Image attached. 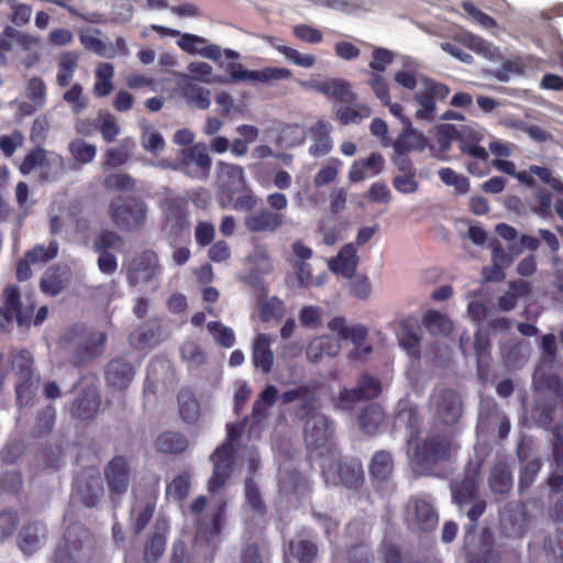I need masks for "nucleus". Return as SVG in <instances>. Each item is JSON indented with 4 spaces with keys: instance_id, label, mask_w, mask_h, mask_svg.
Listing matches in <instances>:
<instances>
[{
    "instance_id": "bb28decb",
    "label": "nucleus",
    "mask_w": 563,
    "mask_h": 563,
    "mask_svg": "<svg viewBox=\"0 0 563 563\" xmlns=\"http://www.w3.org/2000/svg\"><path fill=\"white\" fill-rule=\"evenodd\" d=\"M358 256L355 246L352 243L345 244L331 261L330 267L346 278H352L357 269Z\"/></svg>"
},
{
    "instance_id": "9b49d317",
    "label": "nucleus",
    "mask_w": 563,
    "mask_h": 563,
    "mask_svg": "<svg viewBox=\"0 0 563 563\" xmlns=\"http://www.w3.org/2000/svg\"><path fill=\"white\" fill-rule=\"evenodd\" d=\"M322 475L327 484L343 485L347 488H358L364 482L361 464L332 460L322 465Z\"/></svg>"
},
{
    "instance_id": "8fccbe9b",
    "label": "nucleus",
    "mask_w": 563,
    "mask_h": 563,
    "mask_svg": "<svg viewBox=\"0 0 563 563\" xmlns=\"http://www.w3.org/2000/svg\"><path fill=\"white\" fill-rule=\"evenodd\" d=\"M542 462L540 459L534 457L528 461L520 470L518 489L520 493L526 492L534 483L539 472L541 471Z\"/></svg>"
},
{
    "instance_id": "5fc2aeb1",
    "label": "nucleus",
    "mask_w": 563,
    "mask_h": 563,
    "mask_svg": "<svg viewBox=\"0 0 563 563\" xmlns=\"http://www.w3.org/2000/svg\"><path fill=\"white\" fill-rule=\"evenodd\" d=\"M481 137L475 132L463 133L460 135V150L462 153L470 156V158H474L476 156L486 155L487 151L484 146H481L478 143Z\"/></svg>"
},
{
    "instance_id": "69168bd1",
    "label": "nucleus",
    "mask_w": 563,
    "mask_h": 563,
    "mask_svg": "<svg viewBox=\"0 0 563 563\" xmlns=\"http://www.w3.org/2000/svg\"><path fill=\"white\" fill-rule=\"evenodd\" d=\"M185 96L188 102L201 110L210 107V91L199 86H188L185 88Z\"/></svg>"
},
{
    "instance_id": "e433bc0d",
    "label": "nucleus",
    "mask_w": 563,
    "mask_h": 563,
    "mask_svg": "<svg viewBox=\"0 0 563 563\" xmlns=\"http://www.w3.org/2000/svg\"><path fill=\"white\" fill-rule=\"evenodd\" d=\"M394 468V460L389 452L377 451L369 463L368 471L373 481L383 483L389 478Z\"/></svg>"
},
{
    "instance_id": "4c0bfd02",
    "label": "nucleus",
    "mask_w": 563,
    "mask_h": 563,
    "mask_svg": "<svg viewBox=\"0 0 563 563\" xmlns=\"http://www.w3.org/2000/svg\"><path fill=\"white\" fill-rule=\"evenodd\" d=\"M214 473L224 474L230 477L234 464V448L230 442H224L218 446L211 455Z\"/></svg>"
},
{
    "instance_id": "aec40b11",
    "label": "nucleus",
    "mask_w": 563,
    "mask_h": 563,
    "mask_svg": "<svg viewBox=\"0 0 563 563\" xmlns=\"http://www.w3.org/2000/svg\"><path fill=\"white\" fill-rule=\"evenodd\" d=\"M285 217L280 212H274L267 208L249 213L244 219V225L251 233H274L283 227Z\"/></svg>"
},
{
    "instance_id": "4468645a",
    "label": "nucleus",
    "mask_w": 563,
    "mask_h": 563,
    "mask_svg": "<svg viewBox=\"0 0 563 563\" xmlns=\"http://www.w3.org/2000/svg\"><path fill=\"white\" fill-rule=\"evenodd\" d=\"M90 531L81 523L70 525L64 533V544L58 545L54 554V563H76L74 555L90 541Z\"/></svg>"
},
{
    "instance_id": "2eb2a0df",
    "label": "nucleus",
    "mask_w": 563,
    "mask_h": 563,
    "mask_svg": "<svg viewBox=\"0 0 563 563\" xmlns=\"http://www.w3.org/2000/svg\"><path fill=\"white\" fill-rule=\"evenodd\" d=\"M157 254L152 250H145L136 255L128 269L126 278L130 286L144 284L161 274Z\"/></svg>"
},
{
    "instance_id": "a211bd4d",
    "label": "nucleus",
    "mask_w": 563,
    "mask_h": 563,
    "mask_svg": "<svg viewBox=\"0 0 563 563\" xmlns=\"http://www.w3.org/2000/svg\"><path fill=\"white\" fill-rule=\"evenodd\" d=\"M256 183L263 188L274 185L279 190L288 189L292 184L291 175L285 169L275 170L268 163L257 162L249 165Z\"/></svg>"
},
{
    "instance_id": "ea45409f",
    "label": "nucleus",
    "mask_w": 563,
    "mask_h": 563,
    "mask_svg": "<svg viewBox=\"0 0 563 563\" xmlns=\"http://www.w3.org/2000/svg\"><path fill=\"white\" fill-rule=\"evenodd\" d=\"M179 405V415L185 422H194L200 415V405L189 389H181L177 396Z\"/></svg>"
},
{
    "instance_id": "e2e57ef3",
    "label": "nucleus",
    "mask_w": 563,
    "mask_h": 563,
    "mask_svg": "<svg viewBox=\"0 0 563 563\" xmlns=\"http://www.w3.org/2000/svg\"><path fill=\"white\" fill-rule=\"evenodd\" d=\"M63 99L70 106L75 114H79L87 107V99L82 96V87L78 82L64 92Z\"/></svg>"
},
{
    "instance_id": "9d476101",
    "label": "nucleus",
    "mask_w": 563,
    "mask_h": 563,
    "mask_svg": "<svg viewBox=\"0 0 563 563\" xmlns=\"http://www.w3.org/2000/svg\"><path fill=\"white\" fill-rule=\"evenodd\" d=\"M104 479L109 490V497L114 506L129 489L131 470L128 460L122 455L112 457L103 470Z\"/></svg>"
},
{
    "instance_id": "20e7f679",
    "label": "nucleus",
    "mask_w": 563,
    "mask_h": 563,
    "mask_svg": "<svg viewBox=\"0 0 563 563\" xmlns=\"http://www.w3.org/2000/svg\"><path fill=\"white\" fill-rule=\"evenodd\" d=\"M148 207L137 196H119L111 200L108 216L112 223L125 232H137L146 223Z\"/></svg>"
},
{
    "instance_id": "f8f14e48",
    "label": "nucleus",
    "mask_w": 563,
    "mask_h": 563,
    "mask_svg": "<svg viewBox=\"0 0 563 563\" xmlns=\"http://www.w3.org/2000/svg\"><path fill=\"white\" fill-rule=\"evenodd\" d=\"M382 393L380 380L367 373H363L354 388H343L339 394L338 407L351 410L358 401L379 397Z\"/></svg>"
},
{
    "instance_id": "7c9ffc66",
    "label": "nucleus",
    "mask_w": 563,
    "mask_h": 563,
    "mask_svg": "<svg viewBox=\"0 0 563 563\" xmlns=\"http://www.w3.org/2000/svg\"><path fill=\"white\" fill-rule=\"evenodd\" d=\"M312 144L309 153L313 157L327 155L332 150V141L329 135V125L327 122L319 120L310 128Z\"/></svg>"
},
{
    "instance_id": "412c9836",
    "label": "nucleus",
    "mask_w": 563,
    "mask_h": 563,
    "mask_svg": "<svg viewBox=\"0 0 563 563\" xmlns=\"http://www.w3.org/2000/svg\"><path fill=\"white\" fill-rule=\"evenodd\" d=\"M399 345L409 356L420 358L421 328L417 318H406L398 323L396 331Z\"/></svg>"
},
{
    "instance_id": "864d4df0",
    "label": "nucleus",
    "mask_w": 563,
    "mask_h": 563,
    "mask_svg": "<svg viewBox=\"0 0 563 563\" xmlns=\"http://www.w3.org/2000/svg\"><path fill=\"white\" fill-rule=\"evenodd\" d=\"M103 186L108 190L134 191L136 183L129 174L118 173L107 175L103 179Z\"/></svg>"
},
{
    "instance_id": "f257e3e1",
    "label": "nucleus",
    "mask_w": 563,
    "mask_h": 563,
    "mask_svg": "<svg viewBox=\"0 0 563 563\" xmlns=\"http://www.w3.org/2000/svg\"><path fill=\"white\" fill-rule=\"evenodd\" d=\"M22 302L20 288L16 285H8L2 291V305H0V330L10 331L15 320L19 327L42 324L47 316L48 309L42 306L34 316L36 302L32 297H26Z\"/></svg>"
},
{
    "instance_id": "f704fd0d",
    "label": "nucleus",
    "mask_w": 563,
    "mask_h": 563,
    "mask_svg": "<svg viewBox=\"0 0 563 563\" xmlns=\"http://www.w3.org/2000/svg\"><path fill=\"white\" fill-rule=\"evenodd\" d=\"M385 419V411L378 404L365 406L358 416V424L363 432L373 435Z\"/></svg>"
},
{
    "instance_id": "cd10ccee",
    "label": "nucleus",
    "mask_w": 563,
    "mask_h": 563,
    "mask_svg": "<svg viewBox=\"0 0 563 563\" xmlns=\"http://www.w3.org/2000/svg\"><path fill=\"white\" fill-rule=\"evenodd\" d=\"M188 446L189 440L181 432L165 431L155 440L156 450L163 454L179 455L186 452Z\"/></svg>"
},
{
    "instance_id": "6e6552de",
    "label": "nucleus",
    "mask_w": 563,
    "mask_h": 563,
    "mask_svg": "<svg viewBox=\"0 0 563 563\" xmlns=\"http://www.w3.org/2000/svg\"><path fill=\"white\" fill-rule=\"evenodd\" d=\"M429 406L434 418L446 427L455 426L463 411L460 394L448 387L435 389L430 397Z\"/></svg>"
},
{
    "instance_id": "423d86ee",
    "label": "nucleus",
    "mask_w": 563,
    "mask_h": 563,
    "mask_svg": "<svg viewBox=\"0 0 563 563\" xmlns=\"http://www.w3.org/2000/svg\"><path fill=\"white\" fill-rule=\"evenodd\" d=\"M106 341V333L88 331L82 324H74L63 336L64 345L70 351L76 365L99 356Z\"/></svg>"
},
{
    "instance_id": "58836bf2",
    "label": "nucleus",
    "mask_w": 563,
    "mask_h": 563,
    "mask_svg": "<svg viewBox=\"0 0 563 563\" xmlns=\"http://www.w3.org/2000/svg\"><path fill=\"white\" fill-rule=\"evenodd\" d=\"M289 551L298 563H313L319 554L316 541L309 539H292L289 541Z\"/></svg>"
},
{
    "instance_id": "c03bdc74",
    "label": "nucleus",
    "mask_w": 563,
    "mask_h": 563,
    "mask_svg": "<svg viewBox=\"0 0 563 563\" xmlns=\"http://www.w3.org/2000/svg\"><path fill=\"white\" fill-rule=\"evenodd\" d=\"M11 368L16 378H32L33 377V356L27 350H21L11 357Z\"/></svg>"
},
{
    "instance_id": "1a4fd4ad",
    "label": "nucleus",
    "mask_w": 563,
    "mask_h": 563,
    "mask_svg": "<svg viewBox=\"0 0 563 563\" xmlns=\"http://www.w3.org/2000/svg\"><path fill=\"white\" fill-rule=\"evenodd\" d=\"M172 167L192 179H207L210 174L211 159L202 144H195L181 150Z\"/></svg>"
},
{
    "instance_id": "ddd939ff",
    "label": "nucleus",
    "mask_w": 563,
    "mask_h": 563,
    "mask_svg": "<svg viewBox=\"0 0 563 563\" xmlns=\"http://www.w3.org/2000/svg\"><path fill=\"white\" fill-rule=\"evenodd\" d=\"M405 520L408 529L413 532H430L437 528L439 516L430 503L417 498L407 505Z\"/></svg>"
},
{
    "instance_id": "4be33fe9",
    "label": "nucleus",
    "mask_w": 563,
    "mask_h": 563,
    "mask_svg": "<svg viewBox=\"0 0 563 563\" xmlns=\"http://www.w3.org/2000/svg\"><path fill=\"white\" fill-rule=\"evenodd\" d=\"M134 374L131 363L122 356L111 360L104 371L107 384L120 390L129 387Z\"/></svg>"
},
{
    "instance_id": "39448f33",
    "label": "nucleus",
    "mask_w": 563,
    "mask_h": 563,
    "mask_svg": "<svg viewBox=\"0 0 563 563\" xmlns=\"http://www.w3.org/2000/svg\"><path fill=\"white\" fill-rule=\"evenodd\" d=\"M415 442L411 459L420 471L430 472L451 457L453 443L445 433L429 432L422 440Z\"/></svg>"
},
{
    "instance_id": "6ab92c4d",
    "label": "nucleus",
    "mask_w": 563,
    "mask_h": 563,
    "mask_svg": "<svg viewBox=\"0 0 563 563\" xmlns=\"http://www.w3.org/2000/svg\"><path fill=\"white\" fill-rule=\"evenodd\" d=\"M74 493L85 507H96L104 494L100 476L98 474H80L75 479Z\"/></svg>"
},
{
    "instance_id": "a18cd8bd",
    "label": "nucleus",
    "mask_w": 563,
    "mask_h": 563,
    "mask_svg": "<svg viewBox=\"0 0 563 563\" xmlns=\"http://www.w3.org/2000/svg\"><path fill=\"white\" fill-rule=\"evenodd\" d=\"M190 473L184 471L177 475L172 483L166 486V495L170 496L176 501H183L189 494L190 490Z\"/></svg>"
},
{
    "instance_id": "09e8293b",
    "label": "nucleus",
    "mask_w": 563,
    "mask_h": 563,
    "mask_svg": "<svg viewBox=\"0 0 563 563\" xmlns=\"http://www.w3.org/2000/svg\"><path fill=\"white\" fill-rule=\"evenodd\" d=\"M166 538L164 534L155 532L146 542L143 559L146 563H156L165 552Z\"/></svg>"
},
{
    "instance_id": "72a5a7b5",
    "label": "nucleus",
    "mask_w": 563,
    "mask_h": 563,
    "mask_svg": "<svg viewBox=\"0 0 563 563\" xmlns=\"http://www.w3.org/2000/svg\"><path fill=\"white\" fill-rule=\"evenodd\" d=\"M92 92L97 98L108 97L113 91L114 66L110 63H100L95 70Z\"/></svg>"
},
{
    "instance_id": "f03ea898",
    "label": "nucleus",
    "mask_w": 563,
    "mask_h": 563,
    "mask_svg": "<svg viewBox=\"0 0 563 563\" xmlns=\"http://www.w3.org/2000/svg\"><path fill=\"white\" fill-rule=\"evenodd\" d=\"M218 190L221 198L235 210L251 211L258 202V198L246 185L243 167L219 162L217 165Z\"/></svg>"
},
{
    "instance_id": "79ce46f5",
    "label": "nucleus",
    "mask_w": 563,
    "mask_h": 563,
    "mask_svg": "<svg viewBox=\"0 0 563 563\" xmlns=\"http://www.w3.org/2000/svg\"><path fill=\"white\" fill-rule=\"evenodd\" d=\"M426 329L433 335H449L453 331V322L443 313L429 310L423 317Z\"/></svg>"
},
{
    "instance_id": "5701e85b",
    "label": "nucleus",
    "mask_w": 563,
    "mask_h": 563,
    "mask_svg": "<svg viewBox=\"0 0 563 563\" xmlns=\"http://www.w3.org/2000/svg\"><path fill=\"white\" fill-rule=\"evenodd\" d=\"M473 347L476 356L478 378L485 382L489 375V366L492 361V342L489 335L484 332L483 328H479L475 331Z\"/></svg>"
},
{
    "instance_id": "bf43d9fd",
    "label": "nucleus",
    "mask_w": 563,
    "mask_h": 563,
    "mask_svg": "<svg viewBox=\"0 0 563 563\" xmlns=\"http://www.w3.org/2000/svg\"><path fill=\"white\" fill-rule=\"evenodd\" d=\"M276 51L284 55V57L288 60H290L292 64L303 67V68H311L317 59L316 56L312 54H301L297 49L286 46V45H276Z\"/></svg>"
},
{
    "instance_id": "2f4dec72",
    "label": "nucleus",
    "mask_w": 563,
    "mask_h": 563,
    "mask_svg": "<svg viewBox=\"0 0 563 563\" xmlns=\"http://www.w3.org/2000/svg\"><path fill=\"white\" fill-rule=\"evenodd\" d=\"M488 484L493 493L505 495L512 487V474L506 462H497L490 470Z\"/></svg>"
},
{
    "instance_id": "0eeeda50",
    "label": "nucleus",
    "mask_w": 563,
    "mask_h": 563,
    "mask_svg": "<svg viewBox=\"0 0 563 563\" xmlns=\"http://www.w3.org/2000/svg\"><path fill=\"white\" fill-rule=\"evenodd\" d=\"M303 440L308 450L318 451L320 456H334L333 422L322 413H313L307 418L303 427Z\"/></svg>"
},
{
    "instance_id": "7ed1b4c3",
    "label": "nucleus",
    "mask_w": 563,
    "mask_h": 563,
    "mask_svg": "<svg viewBox=\"0 0 563 563\" xmlns=\"http://www.w3.org/2000/svg\"><path fill=\"white\" fill-rule=\"evenodd\" d=\"M316 90L327 97L333 98L346 107L339 108L335 112L341 124L347 125L369 118L372 111L367 104L355 103L357 96L350 89V84L344 79H332L316 84Z\"/></svg>"
},
{
    "instance_id": "a878e982",
    "label": "nucleus",
    "mask_w": 563,
    "mask_h": 563,
    "mask_svg": "<svg viewBox=\"0 0 563 563\" xmlns=\"http://www.w3.org/2000/svg\"><path fill=\"white\" fill-rule=\"evenodd\" d=\"M69 282V272L59 266L48 268L40 280L41 291L49 297L58 296Z\"/></svg>"
},
{
    "instance_id": "c9c22d12",
    "label": "nucleus",
    "mask_w": 563,
    "mask_h": 563,
    "mask_svg": "<svg viewBox=\"0 0 563 563\" xmlns=\"http://www.w3.org/2000/svg\"><path fill=\"white\" fill-rule=\"evenodd\" d=\"M79 54L75 51H67L59 55L57 65L56 82L64 88L71 82L78 66Z\"/></svg>"
},
{
    "instance_id": "6e6d98bb",
    "label": "nucleus",
    "mask_w": 563,
    "mask_h": 563,
    "mask_svg": "<svg viewBox=\"0 0 563 563\" xmlns=\"http://www.w3.org/2000/svg\"><path fill=\"white\" fill-rule=\"evenodd\" d=\"M79 38L86 49L95 52L98 56L106 58L115 57V49L111 43L108 44L92 35H80Z\"/></svg>"
},
{
    "instance_id": "603ef678",
    "label": "nucleus",
    "mask_w": 563,
    "mask_h": 563,
    "mask_svg": "<svg viewBox=\"0 0 563 563\" xmlns=\"http://www.w3.org/2000/svg\"><path fill=\"white\" fill-rule=\"evenodd\" d=\"M439 177L446 186L454 187L455 192L464 195L470 190V181L465 176L459 175L455 170L449 167H443L439 170Z\"/></svg>"
},
{
    "instance_id": "a19ab883",
    "label": "nucleus",
    "mask_w": 563,
    "mask_h": 563,
    "mask_svg": "<svg viewBox=\"0 0 563 563\" xmlns=\"http://www.w3.org/2000/svg\"><path fill=\"white\" fill-rule=\"evenodd\" d=\"M179 353L188 368L201 367L208 361L207 353L196 341H185L180 345Z\"/></svg>"
},
{
    "instance_id": "f3484780",
    "label": "nucleus",
    "mask_w": 563,
    "mask_h": 563,
    "mask_svg": "<svg viewBox=\"0 0 563 563\" xmlns=\"http://www.w3.org/2000/svg\"><path fill=\"white\" fill-rule=\"evenodd\" d=\"M101 406V396L95 385H89L79 390L69 405V413L73 419L91 421L97 416Z\"/></svg>"
},
{
    "instance_id": "c756f323",
    "label": "nucleus",
    "mask_w": 563,
    "mask_h": 563,
    "mask_svg": "<svg viewBox=\"0 0 563 563\" xmlns=\"http://www.w3.org/2000/svg\"><path fill=\"white\" fill-rule=\"evenodd\" d=\"M428 144L423 133L411 129H406L395 141V154H409L411 152H422Z\"/></svg>"
},
{
    "instance_id": "b1692460",
    "label": "nucleus",
    "mask_w": 563,
    "mask_h": 563,
    "mask_svg": "<svg viewBox=\"0 0 563 563\" xmlns=\"http://www.w3.org/2000/svg\"><path fill=\"white\" fill-rule=\"evenodd\" d=\"M53 166L56 170L64 168V159L60 155H55L53 158H47V152L42 147L31 150L19 166L22 175H29L34 169L40 167Z\"/></svg>"
},
{
    "instance_id": "c85d7f7f",
    "label": "nucleus",
    "mask_w": 563,
    "mask_h": 563,
    "mask_svg": "<svg viewBox=\"0 0 563 563\" xmlns=\"http://www.w3.org/2000/svg\"><path fill=\"white\" fill-rule=\"evenodd\" d=\"M478 490V472H466L462 479L452 486V496L456 504L463 505L473 501Z\"/></svg>"
},
{
    "instance_id": "473e14b6",
    "label": "nucleus",
    "mask_w": 563,
    "mask_h": 563,
    "mask_svg": "<svg viewBox=\"0 0 563 563\" xmlns=\"http://www.w3.org/2000/svg\"><path fill=\"white\" fill-rule=\"evenodd\" d=\"M252 361L256 368L269 374L274 364V354L266 335L260 334L253 345Z\"/></svg>"
},
{
    "instance_id": "338daca9",
    "label": "nucleus",
    "mask_w": 563,
    "mask_h": 563,
    "mask_svg": "<svg viewBox=\"0 0 563 563\" xmlns=\"http://www.w3.org/2000/svg\"><path fill=\"white\" fill-rule=\"evenodd\" d=\"M394 53L384 47H374L369 68L373 73L380 74L394 62Z\"/></svg>"
},
{
    "instance_id": "393cba45",
    "label": "nucleus",
    "mask_w": 563,
    "mask_h": 563,
    "mask_svg": "<svg viewBox=\"0 0 563 563\" xmlns=\"http://www.w3.org/2000/svg\"><path fill=\"white\" fill-rule=\"evenodd\" d=\"M395 426L406 429L407 444L411 446L420 433L421 419L417 409L408 405L399 408L395 415Z\"/></svg>"
},
{
    "instance_id": "dca6fc26",
    "label": "nucleus",
    "mask_w": 563,
    "mask_h": 563,
    "mask_svg": "<svg viewBox=\"0 0 563 563\" xmlns=\"http://www.w3.org/2000/svg\"><path fill=\"white\" fill-rule=\"evenodd\" d=\"M227 504L222 501L209 517H200L196 521V542L214 549L220 542L222 522Z\"/></svg>"
},
{
    "instance_id": "0e129e2a",
    "label": "nucleus",
    "mask_w": 563,
    "mask_h": 563,
    "mask_svg": "<svg viewBox=\"0 0 563 563\" xmlns=\"http://www.w3.org/2000/svg\"><path fill=\"white\" fill-rule=\"evenodd\" d=\"M161 327L159 324H155L152 327L143 328L137 332L131 334V341L133 345L137 349H145L151 346L159 335Z\"/></svg>"
},
{
    "instance_id": "37998d69",
    "label": "nucleus",
    "mask_w": 563,
    "mask_h": 563,
    "mask_svg": "<svg viewBox=\"0 0 563 563\" xmlns=\"http://www.w3.org/2000/svg\"><path fill=\"white\" fill-rule=\"evenodd\" d=\"M189 201L185 197H168L165 200L166 212L178 225L187 223Z\"/></svg>"
},
{
    "instance_id": "774afa93",
    "label": "nucleus",
    "mask_w": 563,
    "mask_h": 563,
    "mask_svg": "<svg viewBox=\"0 0 563 563\" xmlns=\"http://www.w3.org/2000/svg\"><path fill=\"white\" fill-rule=\"evenodd\" d=\"M208 330L216 338V341L223 347H232L235 343V335L231 328L222 325L220 322L211 321L208 323Z\"/></svg>"
},
{
    "instance_id": "3c124183",
    "label": "nucleus",
    "mask_w": 563,
    "mask_h": 563,
    "mask_svg": "<svg viewBox=\"0 0 563 563\" xmlns=\"http://www.w3.org/2000/svg\"><path fill=\"white\" fill-rule=\"evenodd\" d=\"M68 150L74 159L81 164H88L92 162L97 154V147L92 144L86 143L81 139L73 140L69 143Z\"/></svg>"
},
{
    "instance_id": "13d9d810",
    "label": "nucleus",
    "mask_w": 563,
    "mask_h": 563,
    "mask_svg": "<svg viewBox=\"0 0 563 563\" xmlns=\"http://www.w3.org/2000/svg\"><path fill=\"white\" fill-rule=\"evenodd\" d=\"M56 421V409L53 405L46 406L38 412L35 422L34 432L36 435L42 437L51 433L54 429Z\"/></svg>"
},
{
    "instance_id": "680f3d73",
    "label": "nucleus",
    "mask_w": 563,
    "mask_h": 563,
    "mask_svg": "<svg viewBox=\"0 0 563 563\" xmlns=\"http://www.w3.org/2000/svg\"><path fill=\"white\" fill-rule=\"evenodd\" d=\"M26 97L38 107H43L46 101V85L40 77H32L25 87Z\"/></svg>"
},
{
    "instance_id": "4d7b16f0",
    "label": "nucleus",
    "mask_w": 563,
    "mask_h": 563,
    "mask_svg": "<svg viewBox=\"0 0 563 563\" xmlns=\"http://www.w3.org/2000/svg\"><path fill=\"white\" fill-rule=\"evenodd\" d=\"M58 249L57 241L53 240L47 246L43 244L35 245L32 250L26 252V256L33 264L47 263L57 256Z\"/></svg>"
},
{
    "instance_id": "de8ad7c7",
    "label": "nucleus",
    "mask_w": 563,
    "mask_h": 563,
    "mask_svg": "<svg viewBox=\"0 0 563 563\" xmlns=\"http://www.w3.org/2000/svg\"><path fill=\"white\" fill-rule=\"evenodd\" d=\"M244 494L247 504L254 510V512L261 517L265 516L267 512V507L253 478H247L245 481Z\"/></svg>"
},
{
    "instance_id": "49530a36",
    "label": "nucleus",
    "mask_w": 563,
    "mask_h": 563,
    "mask_svg": "<svg viewBox=\"0 0 563 563\" xmlns=\"http://www.w3.org/2000/svg\"><path fill=\"white\" fill-rule=\"evenodd\" d=\"M18 544L23 553H33L38 544V526L36 523L24 525L19 532Z\"/></svg>"
},
{
    "instance_id": "052dcab7",
    "label": "nucleus",
    "mask_w": 563,
    "mask_h": 563,
    "mask_svg": "<svg viewBox=\"0 0 563 563\" xmlns=\"http://www.w3.org/2000/svg\"><path fill=\"white\" fill-rule=\"evenodd\" d=\"M415 99L419 103V109L416 111V119L431 121L435 115V100L426 90L418 92Z\"/></svg>"
}]
</instances>
